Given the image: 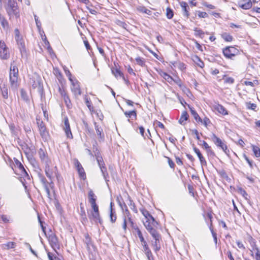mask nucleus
<instances>
[{
    "label": "nucleus",
    "mask_w": 260,
    "mask_h": 260,
    "mask_svg": "<svg viewBox=\"0 0 260 260\" xmlns=\"http://www.w3.org/2000/svg\"><path fill=\"white\" fill-rule=\"evenodd\" d=\"M251 251L252 252L251 254L252 256H253V253H255V258L256 260H260V250L256 245L252 247V250Z\"/></svg>",
    "instance_id": "nucleus-24"
},
{
    "label": "nucleus",
    "mask_w": 260,
    "mask_h": 260,
    "mask_svg": "<svg viewBox=\"0 0 260 260\" xmlns=\"http://www.w3.org/2000/svg\"><path fill=\"white\" fill-rule=\"evenodd\" d=\"M257 80H254L253 81V82H251V81H245L244 82V85H247V86H250L251 87H253L254 85V84H257Z\"/></svg>",
    "instance_id": "nucleus-60"
},
{
    "label": "nucleus",
    "mask_w": 260,
    "mask_h": 260,
    "mask_svg": "<svg viewBox=\"0 0 260 260\" xmlns=\"http://www.w3.org/2000/svg\"><path fill=\"white\" fill-rule=\"evenodd\" d=\"M14 164L15 166H16L20 171L21 173H22V175L28 176L26 171L24 169L23 165L21 163V162L18 160L17 159L14 158Z\"/></svg>",
    "instance_id": "nucleus-16"
},
{
    "label": "nucleus",
    "mask_w": 260,
    "mask_h": 260,
    "mask_svg": "<svg viewBox=\"0 0 260 260\" xmlns=\"http://www.w3.org/2000/svg\"><path fill=\"white\" fill-rule=\"evenodd\" d=\"M38 177H39L40 180L42 183L44 187H45L46 186H47L48 183L47 181V180L45 178V177L43 175H42L41 174H40V173L38 174Z\"/></svg>",
    "instance_id": "nucleus-41"
},
{
    "label": "nucleus",
    "mask_w": 260,
    "mask_h": 260,
    "mask_svg": "<svg viewBox=\"0 0 260 260\" xmlns=\"http://www.w3.org/2000/svg\"><path fill=\"white\" fill-rule=\"evenodd\" d=\"M64 125L63 127V129L64 131V132L66 134L67 137L68 138L72 139L73 135H72V132L71 131L69 121L68 118L67 117H66L64 119Z\"/></svg>",
    "instance_id": "nucleus-14"
},
{
    "label": "nucleus",
    "mask_w": 260,
    "mask_h": 260,
    "mask_svg": "<svg viewBox=\"0 0 260 260\" xmlns=\"http://www.w3.org/2000/svg\"><path fill=\"white\" fill-rule=\"evenodd\" d=\"M211 139L217 147L221 148L225 153H227V146L219 138L217 137L214 134H212Z\"/></svg>",
    "instance_id": "nucleus-7"
},
{
    "label": "nucleus",
    "mask_w": 260,
    "mask_h": 260,
    "mask_svg": "<svg viewBox=\"0 0 260 260\" xmlns=\"http://www.w3.org/2000/svg\"><path fill=\"white\" fill-rule=\"evenodd\" d=\"M70 81L72 83L71 90L75 96L80 95L82 93L81 90L79 85V83L77 81H73L72 78H70Z\"/></svg>",
    "instance_id": "nucleus-9"
},
{
    "label": "nucleus",
    "mask_w": 260,
    "mask_h": 260,
    "mask_svg": "<svg viewBox=\"0 0 260 260\" xmlns=\"http://www.w3.org/2000/svg\"><path fill=\"white\" fill-rule=\"evenodd\" d=\"M176 66H175V68H177L181 71H184L186 69V65L182 62L180 61H176L175 62Z\"/></svg>",
    "instance_id": "nucleus-36"
},
{
    "label": "nucleus",
    "mask_w": 260,
    "mask_h": 260,
    "mask_svg": "<svg viewBox=\"0 0 260 260\" xmlns=\"http://www.w3.org/2000/svg\"><path fill=\"white\" fill-rule=\"evenodd\" d=\"M88 217L90 220L93 221L96 223L99 222L101 224L102 222L99 212H96L91 211L90 213L88 215Z\"/></svg>",
    "instance_id": "nucleus-13"
},
{
    "label": "nucleus",
    "mask_w": 260,
    "mask_h": 260,
    "mask_svg": "<svg viewBox=\"0 0 260 260\" xmlns=\"http://www.w3.org/2000/svg\"><path fill=\"white\" fill-rule=\"evenodd\" d=\"M124 115L127 118H131L132 117H134L135 119L137 117V113L136 110L125 111L124 112Z\"/></svg>",
    "instance_id": "nucleus-34"
},
{
    "label": "nucleus",
    "mask_w": 260,
    "mask_h": 260,
    "mask_svg": "<svg viewBox=\"0 0 260 260\" xmlns=\"http://www.w3.org/2000/svg\"><path fill=\"white\" fill-rule=\"evenodd\" d=\"M10 57V49L3 40H0V58L8 60Z\"/></svg>",
    "instance_id": "nucleus-6"
},
{
    "label": "nucleus",
    "mask_w": 260,
    "mask_h": 260,
    "mask_svg": "<svg viewBox=\"0 0 260 260\" xmlns=\"http://www.w3.org/2000/svg\"><path fill=\"white\" fill-rule=\"evenodd\" d=\"M45 172L46 176L51 180L50 184H52V179L53 177V172L50 167L49 163L45 165Z\"/></svg>",
    "instance_id": "nucleus-18"
},
{
    "label": "nucleus",
    "mask_w": 260,
    "mask_h": 260,
    "mask_svg": "<svg viewBox=\"0 0 260 260\" xmlns=\"http://www.w3.org/2000/svg\"><path fill=\"white\" fill-rule=\"evenodd\" d=\"M113 74L116 77H120L123 78V73L118 69H113L112 70Z\"/></svg>",
    "instance_id": "nucleus-39"
},
{
    "label": "nucleus",
    "mask_w": 260,
    "mask_h": 260,
    "mask_svg": "<svg viewBox=\"0 0 260 260\" xmlns=\"http://www.w3.org/2000/svg\"><path fill=\"white\" fill-rule=\"evenodd\" d=\"M85 103L86 105V106L88 107L89 110L90 111H93V107L92 106L91 102L89 98L87 97V96L85 95L84 98Z\"/></svg>",
    "instance_id": "nucleus-30"
},
{
    "label": "nucleus",
    "mask_w": 260,
    "mask_h": 260,
    "mask_svg": "<svg viewBox=\"0 0 260 260\" xmlns=\"http://www.w3.org/2000/svg\"><path fill=\"white\" fill-rule=\"evenodd\" d=\"M0 21H1V25L4 29L8 27V22L5 19L1 18Z\"/></svg>",
    "instance_id": "nucleus-53"
},
{
    "label": "nucleus",
    "mask_w": 260,
    "mask_h": 260,
    "mask_svg": "<svg viewBox=\"0 0 260 260\" xmlns=\"http://www.w3.org/2000/svg\"><path fill=\"white\" fill-rule=\"evenodd\" d=\"M235 80L232 77H226L224 79V83L227 84H232L234 83Z\"/></svg>",
    "instance_id": "nucleus-56"
},
{
    "label": "nucleus",
    "mask_w": 260,
    "mask_h": 260,
    "mask_svg": "<svg viewBox=\"0 0 260 260\" xmlns=\"http://www.w3.org/2000/svg\"><path fill=\"white\" fill-rule=\"evenodd\" d=\"M42 38L43 41H44V44L47 46V50L48 52H49L51 53V52L52 51V49L51 47L49 42L47 40V38L46 36L44 35L43 36L42 35Z\"/></svg>",
    "instance_id": "nucleus-35"
},
{
    "label": "nucleus",
    "mask_w": 260,
    "mask_h": 260,
    "mask_svg": "<svg viewBox=\"0 0 260 260\" xmlns=\"http://www.w3.org/2000/svg\"><path fill=\"white\" fill-rule=\"evenodd\" d=\"M82 204H80V209H81V221L83 224H85L87 222L88 219L86 217V215L85 211L84 209V208L82 207Z\"/></svg>",
    "instance_id": "nucleus-23"
},
{
    "label": "nucleus",
    "mask_w": 260,
    "mask_h": 260,
    "mask_svg": "<svg viewBox=\"0 0 260 260\" xmlns=\"http://www.w3.org/2000/svg\"><path fill=\"white\" fill-rule=\"evenodd\" d=\"M38 154L41 161L45 162V165L50 163L47 153L42 148H40L39 150Z\"/></svg>",
    "instance_id": "nucleus-15"
},
{
    "label": "nucleus",
    "mask_w": 260,
    "mask_h": 260,
    "mask_svg": "<svg viewBox=\"0 0 260 260\" xmlns=\"http://www.w3.org/2000/svg\"><path fill=\"white\" fill-rule=\"evenodd\" d=\"M15 38L17 42L18 48L19 49L21 57L22 58L26 57V50L25 48V43L23 39L20 35V32L18 29H15Z\"/></svg>",
    "instance_id": "nucleus-4"
},
{
    "label": "nucleus",
    "mask_w": 260,
    "mask_h": 260,
    "mask_svg": "<svg viewBox=\"0 0 260 260\" xmlns=\"http://www.w3.org/2000/svg\"><path fill=\"white\" fill-rule=\"evenodd\" d=\"M243 157L245 158V159L246 160L247 163L248 164V165H249V167H250V168L251 169H253V165L252 161L250 160L248 158V157L245 154H244Z\"/></svg>",
    "instance_id": "nucleus-58"
},
{
    "label": "nucleus",
    "mask_w": 260,
    "mask_h": 260,
    "mask_svg": "<svg viewBox=\"0 0 260 260\" xmlns=\"http://www.w3.org/2000/svg\"><path fill=\"white\" fill-rule=\"evenodd\" d=\"M252 151L256 157L260 156V149L258 147L252 145Z\"/></svg>",
    "instance_id": "nucleus-43"
},
{
    "label": "nucleus",
    "mask_w": 260,
    "mask_h": 260,
    "mask_svg": "<svg viewBox=\"0 0 260 260\" xmlns=\"http://www.w3.org/2000/svg\"><path fill=\"white\" fill-rule=\"evenodd\" d=\"M151 220H147L144 223V225L145 226V228L147 229V230L149 232L150 231H151V229H153V228H152V226L150 224V223H151Z\"/></svg>",
    "instance_id": "nucleus-54"
},
{
    "label": "nucleus",
    "mask_w": 260,
    "mask_h": 260,
    "mask_svg": "<svg viewBox=\"0 0 260 260\" xmlns=\"http://www.w3.org/2000/svg\"><path fill=\"white\" fill-rule=\"evenodd\" d=\"M237 5L242 9L248 10L252 7V4L251 0H239Z\"/></svg>",
    "instance_id": "nucleus-11"
},
{
    "label": "nucleus",
    "mask_w": 260,
    "mask_h": 260,
    "mask_svg": "<svg viewBox=\"0 0 260 260\" xmlns=\"http://www.w3.org/2000/svg\"><path fill=\"white\" fill-rule=\"evenodd\" d=\"M159 240L160 239L155 240V241L152 244L153 249L156 253H157L160 249Z\"/></svg>",
    "instance_id": "nucleus-28"
},
{
    "label": "nucleus",
    "mask_w": 260,
    "mask_h": 260,
    "mask_svg": "<svg viewBox=\"0 0 260 260\" xmlns=\"http://www.w3.org/2000/svg\"><path fill=\"white\" fill-rule=\"evenodd\" d=\"M160 75L162 77H163L169 83H171L173 80V78L170 75H169L166 72H161L160 73Z\"/></svg>",
    "instance_id": "nucleus-32"
},
{
    "label": "nucleus",
    "mask_w": 260,
    "mask_h": 260,
    "mask_svg": "<svg viewBox=\"0 0 260 260\" xmlns=\"http://www.w3.org/2000/svg\"><path fill=\"white\" fill-rule=\"evenodd\" d=\"M5 9L10 17V19L18 18L20 16L19 10L17 4L15 0H5Z\"/></svg>",
    "instance_id": "nucleus-1"
},
{
    "label": "nucleus",
    "mask_w": 260,
    "mask_h": 260,
    "mask_svg": "<svg viewBox=\"0 0 260 260\" xmlns=\"http://www.w3.org/2000/svg\"><path fill=\"white\" fill-rule=\"evenodd\" d=\"M190 110L191 115L193 116L194 118L197 121L202 122V119L199 116L197 112L193 109V108L189 107Z\"/></svg>",
    "instance_id": "nucleus-27"
},
{
    "label": "nucleus",
    "mask_w": 260,
    "mask_h": 260,
    "mask_svg": "<svg viewBox=\"0 0 260 260\" xmlns=\"http://www.w3.org/2000/svg\"><path fill=\"white\" fill-rule=\"evenodd\" d=\"M64 102L68 108H70L72 106V104L69 96H66L63 98Z\"/></svg>",
    "instance_id": "nucleus-51"
},
{
    "label": "nucleus",
    "mask_w": 260,
    "mask_h": 260,
    "mask_svg": "<svg viewBox=\"0 0 260 260\" xmlns=\"http://www.w3.org/2000/svg\"><path fill=\"white\" fill-rule=\"evenodd\" d=\"M47 255L49 260H56L58 259L56 256H54V255L50 252H48Z\"/></svg>",
    "instance_id": "nucleus-64"
},
{
    "label": "nucleus",
    "mask_w": 260,
    "mask_h": 260,
    "mask_svg": "<svg viewBox=\"0 0 260 260\" xmlns=\"http://www.w3.org/2000/svg\"><path fill=\"white\" fill-rule=\"evenodd\" d=\"M16 246V244L13 242H9L3 245L4 249H9L10 248H14Z\"/></svg>",
    "instance_id": "nucleus-38"
},
{
    "label": "nucleus",
    "mask_w": 260,
    "mask_h": 260,
    "mask_svg": "<svg viewBox=\"0 0 260 260\" xmlns=\"http://www.w3.org/2000/svg\"><path fill=\"white\" fill-rule=\"evenodd\" d=\"M145 254L147 256L148 260H153V256L152 255V253L151 251V250L148 251L147 252H146Z\"/></svg>",
    "instance_id": "nucleus-62"
},
{
    "label": "nucleus",
    "mask_w": 260,
    "mask_h": 260,
    "mask_svg": "<svg viewBox=\"0 0 260 260\" xmlns=\"http://www.w3.org/2000/svg\"><path fill=\"white\" fill-rule=\"evenodd\" d=\"M124 206L125 207V209L124 212L123 218L127 219L128 217H131V215L128 210L127 209L126 206L125 205Z\"/></svg>",
    "instance_id": "nucleus-61"
},
{
    "label": "nucleus",
    "mask_w": 260,
    "mask_h": 260,
    "mask_svg": "<svg viewBox=\"0 0 260 260\" xmlns=\"http://www.w3.org/2000/svg\"><path fill=\"white\" fill-rule=\"evenodd\" d=\"M174 16L173 11L169 7H168L166 9V16L170 19L173 18Z\"/></svg>",
    "instance_id": "nucleus-44"
},
{
    "label": "nucleus",
    "mask_w": 260,
    "mask_h": 260,
    "mask_svg": "<svg viewBox=\"0 0 260 260\" xmlns=\"http://www.w3.org/2000/svg\"><path fill=\"white\" fill-rule=\"evenodd\" d=\"M110 221L112 223H114L116 221V220L117 218L116 215L115 211L112 208H111V210H110Z\"/></svg>",
    "instance_id": "nucleus-40"
},
{
    "label": "nucleus",
    "mask_w": 260,
    "mask_h": 260,
    "mask_svg": "<svg viewBox=\"0 0 260 260\" xmlns=\"http://www.w3.org/2000/svg\"><path fill=\"white\" fill-rule=\"evenodd\" d=\"M193 30L194 31V36H199L201 38H203V35L204 34V32L202 30L196 27V28H194Z\"/></svg>",
    "instance_id": "nucleus-42"
},
{
    "label": "nucleus",
    "mask_w": 260,
    "mask_h": 260,
    "mask_svg": "<svg viewBox=\"0 0 260 260\" xmlns=\"http://www.w3.org/2000/svg\"><path fill=\"white\" fill-rule=\"evenodd\" d=\"M149 232L155 240L160 239V235L154 229H151Z\"/></svg>",
    "instance_id": "nucleus-37"
},
{
    "label": "nucleus",
    "mask_w": 260,
    "mask_h": 260,
    "mask_svg": "<svg viewBox=\"0 0 260 260\" xmlns=\"http://www.w3.org/2000/svg\"><path fill=\"white\" fill-rule=\"evenodd\" d=\"M93 149H95V150H94V155L96 157L98 165L100 168L101 171L103 174L105 180L107 183V182L109 181L108 179L109 178V176L107 170V168L105 166V162L103 161V159L102 157L101 156L100 153L98 150V148L95 147L93 148Z\"/></svg>",
    "instance_id": "nucleus-3"
},
{
    "label": "nucleus",
    "mask_w": 260,
    "mask_h": 260,
    "mask_svg": "<svg viewBox=\"0 0 260 260\" xmlns=\"http://www.w3.org/2000/svg\"><path fill=\"white\" fill-rule=\"evenodd\" d=\"M180 6L181 7L183 11V15L187 18H188L189 16V8L188 5L186 2H182L180 3Z\"/></svg>",
    "instance_id": "nucleus-19"
},
{
    "label": "nucleus",
    "mask_w": 260,
    "mask_h": 260,
    "mask_svg": "<svg viewBox=\"0 0 260 260\" xmlns=\"http://www.w3.org/2000/svg\"><path fill=\"white\" fill-rule=\"evenodd\" d=\"M128 205L130 207L131 210H132L135 213H137L138 210L135 206V204L133 201L131 199L129 196H128Z\"/></svg>",
    "instance_id": "nucleus-26"
},
{
    "label": "nucleus",
    "mask_w": 260,
    "mask_h": 260,
    "mask_svg": "<svg viewBox=\"0 0 260 260\" xmlns=\"http://www.w3.org/2000/svg\"><path fill=\"white\" fill-rule=\"evenodd\" d=\"M193 150H194V152L198 155L201 165L206 166L207 165L206 160H205V158L203 157V156L201 154L200 150L196 147H194Z\"/></svg>",
    "instance_id": "nucleus-20"
},
{
    "label": "nucleus",
    "mask_w": 260,
    "mask_h": 260,
    "mask_svg": "<svg viewBox=\"0 0 260 260\" xmlns=\"http://www.w3.org/2000/svg\"><path fill=\"white\" fill-rule=\"evenodd\" d=\"M39 131L42 139L44 141H47L49 138V134L46 127H42L41 128L39 129Z\"/></svg>",
    "instance_id": "nucleus-17"
},
{
    "label": "nucleus",
    "mask_w": 260,
    "mask_h": 260,
    "mask_svg": "<svg viewBox=\"0 0 260 260\" xmlns=\"http://www.w3.org/2000/svg\"><path fill=\"white\" fill-rule=\"evenodd\" d=\"M34 18H35V22L36 23V25H37L38 28L40 30L41 28V23L39 20V18L35 14H34Z\"/></svg>",
    "instance_id": "nucleus-59"
},
{
    "label": "nucleus",
    "mask_w": 260,
    "mask_h": 260,
    "mask_svg": "<svg viewBox=\"0 0 260 260\" xmlns=\"http://www.w3.org/2000/svg\"><path fill=\"white\" fill-rule=\"evenodd\" d=\"M74 165L77 170L78 171L80 177L81 178H84L86 176L84 170L78 159H74Z\"/></svg>",
    "instance_id": "nucleus-12"
},
{
    "label": "nucleus",
    "mask_w": 260,
    "mask_h": 260,
    "mask_svg": "<svg viewBox=\"0 0 260 260\" xmlns=\"http://www.w3.org/2000/svg\"><path fill=\"white\" fill-rule=\"evenodd\" d=\"M246 107L248 109H251L254 111H256V108L257 106L255 104L251 103H246Z\"/></svg>",
    "instance_id": "nucleus-48"
},
{
    "label": "nucleus",
    "mask_w": 260,
    "mask_h": 260,
    "mask_svg": "<svg viewBox=\"0 0 260 260\" xmlns=\"http://www.w3.org/2000/svg\"><path fill=\"white\" fill-rule=\"evenodd\" d=\"M94 124L97 135L99 136V138L101 140L103 141L104 140V134L103 132V129L97 124L96 122H94Z\"/></svg>",
    "instance_id": "nucleus-21"
},
{
    "label": "nucleus",
    "mask_w": 260,
    "mask_h": 260,
    "mask_svg": "<svg viewBox=\"0 0 260 260\" xmlns=\"http://www.w3.org/2000/svg\"><path fill=\"white\" fill-rule=\"evenodd\" d=\"M195 59L196 60H199L198 62H197V64H198V66L199 67H200L201 68L204 67V62L201 60V59L198 56H195Z\"/></svg>",
    "instance_id": "nucleus-63"
},
{
    "label": "nucleus",
    "mask_w": 260,
    "mask_h": 260,
    "mask_svg": "<svg viewBox=\"0 0 260 260\" xmlns=\"http://www.w3.org/2000/svg\"><path fill=\"white\" fill-rule=\"evenodd\" d=\"M140 210L142 214L145 216L146 219L148 220H151L152 222L154 221V218L153 217V216L149 213V212L144 209H140Z\"/></svg>",
    "instance_id": "nucleus-22"
},
{
    "label": "nucleus",
    "mask_w": 260,
    "mask_h": 260,
    "mask_svg": "<svg viewBox=\"0 0 260 260\" xmlns=\"http://www.w3.org/2000/svg\"><path fill=\"white\" fill-rule=\"evenodd\" d=\"M37 124L38 127V128H41L42 127H46V125L44 122L40 118L37 117L36 118Z\"/></svg>",
    "instance_id": "nucleus-47"
},
{
    "label": "nucleus",
    "mask_w": 260,
    "mask_h": 260,
    "mask_svg": "<svg viewBox=\"0 0 260 260\" xmlns=\"http://www.w3.org/2000/svg\"><path fill=\"white\" fill-rule=\"evenodd\" d=\"M221 38L226 42H232L233 40V37L228 33L224 32L221 35Z\"/></svg>",
    "instance_id": "nucleus-33"
},
{
    "label": "nucleus",
    "mask_w": 260,
    "mask_h": 260,
    "mask_svg": "<svg viewBox=\"0 0 260 260\" xmlns=\"http://www.w3.org/2000/svg\"><path fill=\"white\" fill-rule=\"evenodd\" d=\"M21 96L24 101L26 102L29 101L28 96L24 89L21 90Z\"/></svg>",
    "instance_id": "nucleus-46"
},
{
    "label": "nucleus",
    "mask_w": 260,
    "mask_h": 260,
    "mask_svg": "<svg viewBox=\"0 0 260 260\" xmlns=\"http://www.w3.org/2000/svg\"><path fill=\"white\" fill-rule=\"evenodd\" d=\"M48 241L52 248L56 251L59 249V244L56 236L52 233L48 237Z\"/></svg>",
    "instance_id": "nucleus-10"
},
{
    "label": "nucleus",
    "mask_w": 260,
    "mask_h": 260,
    "mask_svg": "<svg viewBox=\"0 0 260 260\" xmlns=\"http://www.w3.org/2000/svg\"><path fill=\"white\" fill-rule=\"evenodd\" d=\"M203 146L204 148L206 149L207 152L208 153H213V152L212 151L210 147L209 146V145L205 141H203Z\"/></svg>",
    "instance_id": "nucleus-50"
},
{
    "label": "nucleus",
    "mask_w": 260,
    "mask_h": 260,
    "mask_svg": "<svg viewBox=\"0 0 260 260\" xmlns=\"http://www.w3.org/2000/svg\"><path fill=\"white\" fill-rule=\"evenodd\" d=\"M142 245L143 248V251L144 253L146 252H147L148 251L150 250V248L148 247V245H147V242L145 241L143 242H142Z\"/></svg>",
    "instance_id": "nucleus-55"
},
{
    "label": "nucleus",
    "mask_w": 260,
    "mask_h": 260,
    "mask_svg": "<svg viewBox=\"0 0 260 260\" xmlns=\"http://www.w3.org/2000/svg\"><path fill=\"white\" fill-rule=\"evenodd\" d=\"M84 237L85 239L84 240V242L86 245L87 248L89 249L90 247L92 246L91 239L87 234H85Z\"/></svg>",
    "instance_id": "nucleus-31"
},
{
    "label": "nucleus",
    "mask_w": 260,
    "mask_h": 260,
    "mask_svg": "<svg viewBox=\"0 0 260 260\" xmlns=\"http://www.w3.org/2000/svg\"><path fill=\"white\" fill-rule=\"evenodd\" d=\"M136 230L137 231V235H138L141 243L145 241V240L143 236L142 233L141 232V231L139 230V229L138 228H136Z\"/></svg>",
    "instance_id": "nucleus-52"
},
{
    "label": "nucleus",
    "mask_w": 260,
    "mask_h": 260,
    "mask_svg": "<svg viewBox=\"0 0 260 260\" xmlns=\"http://www.w3.org/2000/svg\"><path fill=\"white\" fill-rule=\"evenodd\" d=\"M209 229L212 233V236L213 237L214 241L215 243V244H216L217 242V236H216V234L214 232V231H213V229L212 228V223L210 224Z\"/></svg>",
    "instance_id": "nucleus-49"
},
{
    "label": "nucleus",
    "mask_w": 260,
    "mask_h": 260,
    "mask_svg": "<svg viewBox=\"0 0 260 260\" xmlns=\"http://www.w3.org/2000/svg\"><path fill=\"white\" fill-rule=\"evenodd\" d=\"M136 61L137 63L138 64H139V66H140L141 67L145 66V59L141 57H137L136 58Z\"/></svg>",
    "instance_id": "nucleus-45"
},
{
    "label": "nucleus",
    "mask_w": 260,
    "mask_h": 260,
    "mask_svg": "<svg viewBox=\"0 0 260 260\" xmlns=\"http://www.w3.org/2000/svg\"><path fill=\"white\" fill-rule=\"evenodd\" d=\"M89 202L90 203L92 212H99V206L96 204V197L92 190H90L88 192Z\"/></svg>",
    "instance_id": "nucleus-8"
},
{
    "label": "nucleus",
    "mask_w": 260,
    "mask_h": 260,
    "mask_svg": "<svg viewBox=\"0 0 260 260\" xmlns=\"http://www.w3.org/2000/svg\"><path fill=\"white\" fill-rule=\"evenodd\" d=\"M222 53L226 58L233 59L239 54V50L233 46H227L222 49Z\"/></svg>",
    "instance_id": "nucleus-5"
},
{
    "label": "nucleus",
    "mask_w": 260,
    "mask_h": 260,
    "mask_svg": "<svg viewBox=\"0 0 260 260\" xmlns=\"http://www.w3.org/2000/svg\"><path fill=\"white\" fill-rule=\"evenodd\" d=\"M14 61L11 63L10 72H9V80L11 86L12 88H16L18 84V67L14 64Z\"/></svg>",
    "instance_id": "nucleus-2"
},
{
    "label": "nucleus",
    "mask_w": 260,
    "mask_h": 260,
    "mask_svg": "<svg viewBox=\"0 0 260 260\" xmlns=\"http://www.w3.org/2000/svg\"><path fill=\"white\" fill-rule=\"evenodd\" d=\"M216 109L218 112L222 115H227L228 112L225 108L221 105L218 104L216 107Z\"/></svg>",
    "instance_id": "nucleus-29"
},
{
    "label": "nucleus",
    "mask_w": 260,
    "mask_h": 260,
    "mask_svg": "<svg viewBox=\"0 0 260 260\" xmlns=\"http://www.w3.org/2000/svg\"><path fill=\"white\" fill-rule=\"evenodd\" d=\"M188 114L186 111H184L181 115L179 122L181 124L184 125L185 124L184 121L188 119Z\"/></svg>",
    "instance_id": "nucleus-25"
},
{
    "label": "nucleus",
    "mask_w": 260,
    "mask_h": 260,
    "mask_svg": "<svg viewBox=\"0 0 260 260\" xmlns=\"http://www.w3.org/2000/svg\"><path fill=\"white\" fill-rule=\"evenodd\" d=\"M239 191H240V193L242 195V196L245 198V199H246V200H248V194H247V193L244 189H243L242 188H240L239 189Z\"/></svg>",
    "instance_id": "nucleus-57"
}]
</instances>
